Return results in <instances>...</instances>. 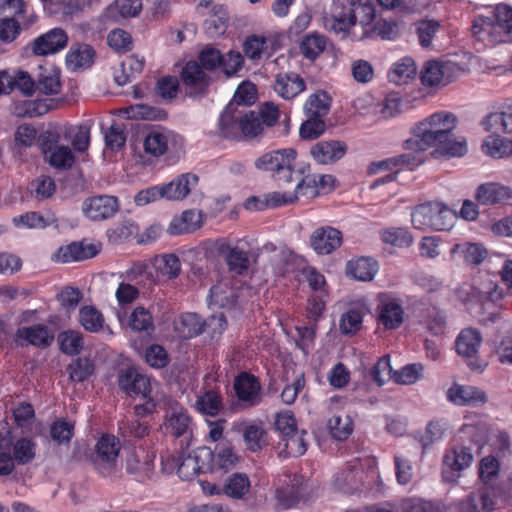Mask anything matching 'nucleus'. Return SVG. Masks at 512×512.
Returning <instances> with one entry per match:
<instances>
[{"mask_svg":"<svg viewBox=\"0 0 512 512\" xmlns=\"http://www.w3.org/2000/svg\"><path fill=\"white\" fill-rule=\"evenodd\" d=\"M458 124L455 114L448 111L435 112L411 127L412 138L403 143L406 150L423 152L452 136Z\"/></svg>","mask_w":512,"mask_h":512,"instance_id":"1","label":"nucleus"},{"mask_svg":"<svg viewBox=\"0 0 512 512\" xmlns=\"http://www.w3.org/2000/svg\"><path fill=\"white\" fill-rule=\"evenodd\" d=\"M374 5L368 0H332L326 27L335 34H347L359 23L369 26L375 19Z\"/></svg>","mask_w":512,"mask_h":512,"instance_id":"2","label":"nucleus"},{"mask_svg":"<svg viewBox=\"0 0 512 512\" xmlns=\"http://www.w3.org/2000/svg\"><path fill=\"white\" fill-rule=\"evenodd\" d=\"M511 32L512 8L506 4H498L491 15L478 16L472 26L473 36L485 45L504 42Z\"/></svg>","mask_w":512,"mask_h":512,"instance_id":"3","label":"nucleus"},{"mask_svg":"<svg viewBox=\"0 0 512 512\" xmlns=\"http://www.w3.org/2000/svg\"><path fill=\"white\" fill-rule=\"evenodd\" d=\"M296 152L293 149H281L267 152L255 160V167L272 173L280 185L293 182Z\"/></svg>","mask_w":512,"mask_h":512,"instance_id":"4","label":"nucleus"},{"mask_svg":"<svg viewBox=\"0 0 512 512\" xmlns=\"http://www.w3.org/2000/svg\"><path fill=\"white\" fill-rule=\"evenodd\" d=\"M454 217L452 211L440 202L420 204L411 213L412 224L416 229L448 230L453 226Z\"/></svg>","mask_w":512,"mask_h":512,"instance_id":"5","label":"nucleus"},{"mask_svg":"<svg viewBox=\"0 0 512 512\" xmlns=\"http://www.w3.org/2000/svg\"><path fill=\"white\" fill-rule=\"evenodd\" d=\"M121 443L113 435H103L95 445L92 464L96 472L103 478L113 477L121 468L119 453Z\"/></svg>","mask_w":512,"mask_h":512,"instance_id":"6","label":"nucleus"},{"mask_svg":"<svg viewBox=\"0 0 512 512\" xmlns=\"http://www.w3.org/2000/svg\"><path fill=\"white\" fill-rule=\"evenodd\" d=\"M40 147L46 162L57 170H68L74 162L75 156L68 146L56 145V138L51 132H46L39 137Z\"/></svg>","mask_w":512,"mask_h":512,"instance_id":"7","label":"nucleus"},{"mask_svg":"<svg viewBox=\"0 0 512 512\" xmlns=\"http://www.w3.org/2000/svg\"><path fill=\"white\" fill-rule=\"evenodd\" d=\"M210 456V449L202 447L188 454L183 452L177 457L168 455L167 460L172 461V468L177 467V473L181 479L190 480L204 471Z\"/></svg>","mask_w":512,"mask_h":512,"instance_id":"8","label":"nucleus"},{"mask_svg":"<svg viewBox=\"0 0 512 512\" xmlns=\"http://www.w3.org/2000/svg\"><path fill=\"white\" fill-rule=\"evenodd\" d=\"M183 148V138L169 130H152L144 139V150L153 157L177 153Z\"/></svg>","mask_w":512,"mask_h":512,"instance_id":"9","label":"nucleus"},{"mask_svg":"<svg viewBox=\"0 0 512 512\" xmlns=\"http://www.w3.org/2000/svg\"><path fill=\"white\" fill-rule=\"evenodd\" d=\"M461 71V68L455 62L431 60L426 62L421 70V81L423 85L429 87L446 85L457 77Z\"/></svg>","mask_w":512,"mask_h":512,"instance_id":"10","label":"nucleus"},{"mask_svg":"<svg viewBox=\"0 0 512 512\" xmlns=\"http://www.w3.org/2000/svg\"><path fill=\"white\" fill-rule=\"evenodd\" d=\"M378 320L390 330L397 329L404 321V309L402 301L388 293L378 295Z\"/></svg>","mask_w":512,"mask_h":512,"instance_id":"11","label":"nucleus"},{"mask_svg":"<svg viewBox=\"0 0 512 512\" xmlns=\"http://www.w3.org/2000/svg\"><path fill=\"white\" fill-rule=\"evenodd\" d=\"M163 429L175 438L185 436L191 431V418L177 402L169 401L164 416Z\"/></svg>","mask_w":512,"mask_h":512,"instance_id":"12","label":"nucleus"},{"mask_svg":"<svg viewBox=\"0 0 512 512\" xmlns=\"http://www.w3.org/2000/svg\"><path fill=\"white\" fill-rule=\"evenodd\" d=\"M119 387L129 396L148 398L151 392L150 379L135 368L122 369L118 375Z\"/></svg>","mask_w":512,"mask_h":512,"instance_id":"13","label":"nucleus"},{"mask_svg":"<svg viewBox=\"0 0 512 512\" xmlns=\"http://www.w3.org/2000/svg\"><path fill=\"white\" fill-rule=\"evenodd\" d=\"M118 200L114 196L100 195L86 199L83 202L84 214L93 221L105 220L112 217L118 210Z\"/></svg>","mask_w":512,"mask_h":512,"instance_id":"14","label":"nucleus"},{"mask_svg":"<svg viewBox=\"0 0 512 512\" xmlns=\"http://www.w3.org/2000/svg\"><path fill=\"white\" fill-rule=\"evenodd\" d=\"M342 244V233L331 226L315 229L310 236V245L320 255H328Z\"/></svg>","mask_w":512,"mask_h":512,"instance_id":"15","label":"nucleus"},{"mask_svg":"<svg viewBox=\"0 0 512 512\" xmlns=\"http://www.w3.org/2000/svg\"><path fill=\"white\" fill-rule=\"evenodd\" d=\"M68 36L61 28H53L38 36L31 44L32 51L37 56L55 54L67 45Z\"/></svg>","mask_w":512,"mask_h":512,"instance_id":"16","label":"nucleus"},{"mask_svg":"<svg viewBox=\"0 0 512 512\" xmlns=\"http://www.w3.org/2000/svg\"><path fill=\"white\" fill-rule=\"evenodd\" d=\"M238 400L244 407H253L261 402V385L259 380L248 373L240 374L234 382Z\"/></svg>","mask_w":512,"mask_h":512,"instance_id":"17","label":"nucleus"},{"mask_svg":"<svg viewBox=\"0 0 512 512\" xmlns=\"http://www.w3.org/2000/svg\"><path fill=\"white\" fill-rule=\"evenodd\" d=\"M347 145L339 140L319 141L310 149L312 158L322 165L332 164L344 157Z\"/></svg>","mask_w":512,"mask_h":512,"instance_id":"18","label":"nucleus"},{"mask_svg":"<svg viewBox=\"0 0 512 512\" xmlns=\"http://www.w3.org/2000/svg\"><path fill=\"white\" fill-rule=\"evenodd\" d=\"M447 399L455 405L476 407L487 402V395L475 386L454 384L447 391Z\"/></svg>","mask_w":512,"mask_h":512,"instance_id":"19","label":"nucleus"},{"mask_svg":"<svg viewBox=\"0 0 512 512\" xmlns=\"http://www.w3.org/2000/svg\"><path fill=\"white\" fill-rule=\"evenodd\" d=\"M98 249L93 244L73 242L66 246L59 247L51 256V260L56 263H70L82 261L94 257Z\"/></svg>","mask_w":512,"mask_h":512,"instance_id":"20","label":"nucleus"},{"mask_svg":"<svg viewBox=\"0 0 512 512\" xmlns=\"http://www.w3.org/2000/svg\"><path fill=\"white\" fill-rule=\"evenodd\" d=\"M241 122V110L228 104L224 111L221 113L218 124L219 136L231 139L240 140L243 138Z\"/></svg>","mask_w":512,"mask_h":512,"instance_id":"21","label":"nucleus"},{"mask_svg":"<svg viewBox=\"0 0 512 512\" xmlns=\"http://www.w3.org/2000/svg\"><path fill=\"white\" fill-rule=\"evenodd\" d=\"M197 183L198 176L196 174H181L171 182L161 184L163 198L170 201L183 200L196 187Z\"/></svg>","mask_w":512,"mask_h":512,"instance_id":"22","label":"nucleus"},{"mask_svg":"<svg viewBox=\"0 0 512 512\" xmlns=\"http://www.w3.org/2000/svg\"><path fill=\"white\" fill-rule=\"evenodd\" d=\"M494 498L492 488L481 487L461 502L460 512H491L494 509Z\"/></svg>","mask_w":512,"mask_h":512,"instance_id":"23","label":"nucleus"},{"mask_svg":"<svg viewBox=\"0 0 512 512\" xmlns=\"http://www.w3.org/2000/svg\"><path fill=\"white\" fill-rule=\"evenodd\" d=\"M486 131L512 133V101L502 104L497 111L489 113L482 121Z\"/></svg>","mask_w":512,"mask_h":512,"instance_id":"24","label":"nucleus"},{"mask_svg":"<svg viewBox=\"0 0 512 512\" xmlns=\"http://www.w3.org/2000/svg\"><path fill=\"white\" fill-rule=\"evenodd\" d=\"M476 199L482 205L512 204V191L498 183H485L478 187Z\"/></svg>","mask_w":512,"mask_h":512,"instance_id":"25","label":"nucleus"},{"mask_svg":"<svg viewBox=\"0 0 512 512\" xmlns=\"http://www.w3.org/2000/svg\"><path fill=\"white\" fill-rule=\"evenodd\" d=\"M203 217L200 210H186L171 220L167 231L171 235L192 233L202 226Z\"/></svg>","mask_w":512,"mask_h":512,"instance_id":"26","label":"nucleus"},{"mask_svg":"<svg viewBox=\"0 0 512 512\" xmlns=\"http://www.w3.org/2000/svg\"><path fill=\"white\" fill-rule=\"evenodd\" d=\"M306 88L304 79L297 73H283L277 75L273 89L283 99L290 100Z\"/></svg>","mask_w":512,"mask_h":512,"instance_id":"27","label":"nucleus"},{"mask_svg":"<svg viewBox=\"0 0 512 512\" xmlns=\"http://www.w3.org/2000/svg\"><path fill=\"white\" fill-rule=\"evenodd\" d=\"M469 295L471 300L484 305L488 302L496 303L502 299L503 290L489 278L478 279L470 287Z\"/></svg>","mask_w":512,"mask_h":512,"instance_id":"28","label":"nucleus"},{"mask_svg":"<svg viewBox=\"0 0 512 512\" xmlns=\"http://www.w3.org/2000/svg\"><path fill=\"white\" fill-rule=\"evenodd\" d=\"M16 338L23 339L33 346L46 348L53 342L54 334L46 325L36 324L18 328Z\"/></svg>","mask_w":512,"mask_h":512,"instance_id":"29","label":"nucleus"},{"mask_svg":"<svg viewBox=\"0 0 512 512\" xmlns=\"http://www.w3.org/2000/svg\"><path fill=\"white\" fill-rule=\"evenodd\" d=\"M297 200L294 194H287L278 191L264 194L262 197H251L246 201V208L250 210H263L265 208H277L283 205L292 204Z\"/></svg>","mask_w":512,"mask_h":512,"instance_id":"30","label":"nucleus"},{"mask_svg":"<svg viewBox=\"0 0 512 512\" xmlns=\"http://www.w3.org/2000/svg\"><path fill=\"white\" fill-rule=\"evenodd\" d=\"M208 460H211L212 469L227 471L236 466L239 457L234 452L231 443L226 441L215 446L214 452H211Z\"/></svg>","mask_w":512,"mask_h":512,"instance_id":"31","label":"nucleus"},{"mask_svg":"<svg viewBox=\"0 0 512 512\" xmlns=\"http://www.w3.org/2000/svg\"><path fill=\"white\" fill-rule=\"evenodd\" d=\"M378 272V263L372 258L360 257L346 265V274L358 281H371Z\"/></svg>","mask_w":512,"mask_h":512,"instance_id":"32","label":"nucleus"},{"mask_svg":"<svg viewBox=\"0 0 512 512\" xmlns=\"http://www.w3.org/2000/svg\"><path fill=\"white\" fill-rule=\"evenodd\" d=\"M306 431L298 430L282 437L278 442L279 454L285 457H299L307 450Z\"/></svg>","mask_w":512,"mask_h":512,"instance_id":"33","label":"nucleus"},{"mask_svg":"<svg viewBox=\"0 0 512 512\" xmlns=\"http://www.w3.org/2000/svg\"><path fill=\"white\" fill-rule=\"evenodd\" d=\"M143 8L142 0H123L121 3L110 4L102 13L103 21H116L117 14L122 18L136 17Z\"/></svg>","mask_w":512,"mask_h":512,"instance_id":"34","label":"nucleus"},{"mask_svg":"<svg viewBox=\"0 0 512 512\" xmlns=\"http://www.w3.org/2000/svg\"><path fill=\"white\" fill-rule=\"evenodd\" d=\"M219 252L226 259L229 270L236 274H243L248 270L250 261L246 251L230 244H222Z\"/></svg>","mask_w":512,"mask_h":512,"instance_id":"35","label":"nucleus"},{"mask_svg":"<svg viewBox=\"0 0 512 512\" xmlns=\"http://www.w3.org/2000/svg\"><path fill=\"white\" fill-rule=\"evenodd\" d=\"M194 407L202 415L215 417L223 410L224 404L221 394L210 389L197 396Z\"/></svg>","mask_w":512,"mask_h":512,"instance_id":"36","label":"nucleus"},{"mask_svg":"<svg viewBox=\"0 0 512 512\" xmlns=\"http://www.w3.org/2000/svg\"><path fill=\"white\" fill-rule=\"evenodd\" d=\"M481 342L482 337L477 329H463L456 339V351L463 357H474L478 353Z\"/></svg>","mask_w":512,"mask_h":512,"instance_id":"37","label":"nucleus"},{"mask_svg":"<svg viewBox=\"0 0 512 512\" xmlns=\"http://www.w3.org/2000/svg\"><path fill=\"white\" fill-rule=\"evenodd\" d=\"M483 152L495 159L512 156V140L494 133L485 138L482 144Z\"/></svg>","mask_w":512,"mask_h":512,"instance_id":"38","label":"nucleus"},{"mask_svg":"<svg viewBox=\"0 0 512 512\" xmlns=\"http://www.w3.org/2000/svg\"><path fill=\"white\" fill-rule=\"evenodd\" d=\"M250 489L249 477L245 473H234L226 479L223 485V494L232 499L244 500Z\"/></svg>","mask_w":512,"mask_h":512,"instance_id":"39","label":"nucleus"},{"mask_svg":"<svg viewBox=\"0 0 512 512\" xmlns=\"http://www.w3.org/2000/svg\"><path fill=\"white\" fill-rule=\"evenodd\" d=\"M332 98L323 90H318L311 94L305 104L304 113L307 117L324 118L330 111Z\"/></svg>","mask_w":512,"mask_h":512,"instance_id":"40","label":"nucleus"},{"mask_svg":"<svg viewBox=\"0 0 512 512\" xmlns=\"http://www.w3.org/2000/svg\"><path fill=\"white\" fill-rule=\"evenodd\" d=\"M144 67V58L138 55L126 57L120 64L119 71L114 74L115 82L119 86L129 83L132 78L141 73Z\"/></svg>","mask_w":512,"mask_h":512,"instance_id":"41","label":"nucleus"},{"mask_svg":"<svg viewBox=\"0 0 512 512\" xmlns=\"http://www.w3.org/2000/svg\"><path fill=\"white\" fill-rule=\"evenodd\" d=\"M204 325L197 314L184 313L174 322V329L180 337L189 339L201 334Z\"/></svg>","mask_w":512,"mask_h":512,"instance_id":"42","label":"nucleus"},{"mask_svg":"<svg viewBox=\"0 0 512 512\" xmlns=\"http://www.w3.org/2000/svg\"><path fill=\"white\" fill-rule=\"evenodd\" d=\"M153 266L159 279L176 278L181 271V263L175 254H162L154 259Z\"/></svg>","mask_w":512,"mask_h":512,"instance_id":"43","label":"nucleus"},{"mask_svg":"<svg viewBox=\"0 0 512 512\" xmlns=\"http://www.w3.org/2000/svg\"><path fill=\"white\" fill-rule=\"evenodd\" d=\"M306 166L299 167L294 174L293 181H298L294 190L297 198L301 196L315 197L319 194V184L316 174H308L304 176Z\"/></svg>","mask_w":512,"mask_h":512,"instance_id":"44","label":"nucleus"},{"mask_svg":"<svg viewBox=\"0 0 512 512\" xmlns=\"http://www.w3.org/2000/svg\"><path fill=\"white\" fill-rule=\"evenodd\" d=\"M433 148L432 156L436 159L444 157V158H453V157H462L467 151V142L465 139H453L452 136H448L446 141L443 143H438Z\"/></svg>","mask_w":512,"mask_h":512,"instance_id":"45","label":"nucleus"},{"mask_svg":"<svg viewBox=\"0 0 512 512\" xmlns=\"http://www.w3.org/2000/svg\"><path fill=\"white\" fill-rule=\"evenodd\" d=\"M473 454L468 447L454 446L444 456V464L453 471H461L471 465Z\"/></svg>","mask_w":512,"mask_h":512,"instance_id":"46","label":"nucleus"},{"mask_svg":"<svg viewBox=\"0 0 512 512\" xmlns=\"http://www.w3.org/2000/svg\"><path fill=\"white\" fill-rule=\"evenodd\" d=\"M185 85L203 89L209 83V76L204 68L196 61L186 63L181 74Z\"/></svg>","mask_w":512,"mask_h":512,"instance_id":"47","label":"nucleus"},{"mask_svg":"<svg viewBox=\"0 0 512 512\" xmlns=\"http://www.w3.org/2000/svg\"><path fill=\"white\" fill-rule=\"evenodd\" d=\"M327 39L319 33L307 34L300 42V53L308 60H315L326 48Z\"/></svg>","mask_w":512,"mask_h":512,"instance_id":"48","label":"nucleus"},{"mask_svg":"<svg viewBox=\"0 0 512 512\" xmlns=\"http://www.w3.org/2000/svg\"><path fill=\"white\" fill-rule=\"evenodd\" d=\"M416 65L412 58L405 57L396 62L389 71L390 82L397 85L406 84L410 79L416 76Z\"/></svg>","mask_w":512,"mask_h":512,"instance_id":"49","label":"nucleus"},{"mask_svg":"<svg viewBox=\"0 0 512 512\" xmlns=\"http://www.w3.org/2000/svg\"><path fill=\"white\" fill-rule=\"evenodd\" d=\"M12 221L13 224L18 228L23 227L28 229H43L56 223V218L52 214H49L45 217L38 212L32 211L14 217Z\"/></svg>","mask_w":512,"mask_h":512,"instance_id":"50","label":"nucleus"},{"mask_svg":"<svg viewBox=\"0 0 512 512\" xmlns=\"http://www.w3.org/2000/svg\"><path fill=\"white\" fill-rule=\"evenodd\" d=\"M95 50L88 44L78 45L76 48H72L67 56V65L72 69L89 67L94 60Z\"/></svg>","mask_w":512,"mask_h":512,"instance_id":"51","label":"nucleus"},{"mask_svg":"<svg viewBox=\"0 0 512 512\" xmlns=\"http://www.w3.org/2000/svg\"><path fill=\"white\" fill-rule=\"evenodd\" d=\"M58 342L61 351L70 356L78 355L84 346L82 334L75 330L61 332Z\"/></svg>","mask_w":512,"mask_h":512,"instance_id":"52","label":"nucleus"},{"mask_svg":"<svg viewBox=\"0 0 512 512\" xmlns=\"http://www.w3.org/2000/svg\"><path fill=\"white\" fill-rule=\"evenodd\" d=\"M332 437L336 440L347 439L353 431V422L349 415H333L327 423Z\"/></svg>","mask_w":512,"mask_h":512,"instance_id":"53","label":"nucleus"},{"mask_svg":"<svg viewBox=\"0 0 512 512\" xmlns=\"http://www.w3.org/2000/svg\"><path fill=\"white\" fill-rule=\"evenodd\" d=\"M241 110V122L243 138H255L263 132L264 125L255 111Z\"/></svg>","mask_w":512,"mask_h":512,"instance_id":"54","label":"nucleus"},{"mask_svg":"<svg viewBox=\"0 0 512 512\" xmlns=\"http://www.w3.org/2000/svg\"><path fill=\"white\" fill-rule=\"evenodd\" d=\"M79 321L86 331L96 333L102 329L104 317L95 307L83 306L79 311Z\"/></svg>","mask_w":512,"mask_h":512,"instance_id":"55","label":"nucleus"},{"mask_svg":"<svg viewBox=\"0 0 512 512\" xmlns=\"http://www.w3.org/2000/svg\"><path fill=\"white\" fill-rule=\"evenodd\" d=\"M14 460L20 465L33 461L36 455L35 443L29 438H20L13 445Z\"/></svg>","mask_w":512,"mask_h":512,"instance_id":"56","label":"nucleus"},{"mask_svg":"<svg viewBox=\"0 0 512 512\" xmlns=\"http://www.w3.org/2000/svg\"><path fill=\"white\" fill-rule=\"evenodd\" d=\"M424 367L421 364H408L393 372V380L397 384L412 385L423 378Z\"/></svg>","mask_w":512,"mask_h":512,"instance_id":"57","label":"nucleus"},{"mask_svg":"<svg viewBox=\"0 0 512 512\" xmlns=\"http://www.w3.org/2000/svg\"><path fill=\"white\" fill-rule=\"evenodd\" d=\"M265 430L259 425H248L243 429V440L248 450L257 452L265 446Z\"/></svg>","mask_w":512,"mask_h":512,"instance_id":"58","label":"nucleus"},{"mask_svg":"<svg viewBox=\"0 0 512 512\" xmlns=\"http://www.w3.org/2000/svg\"><path fill=\"white\" fill-rule=\"evenodd\" d=\"M74 433V425L66 419H57L50 426V437L58 445L69 443Z\"/></svg>","mask_w":512,"mask_h":512,"instance_id":"59","label":"nucleus"},{"mask_svg":"<svg viewBox=\"0 0 512 512\" xmlns=\"http://www.w3.org/2000/svg\"><path fill=\"white\" fill-rule=\"evenodd\" d=\"M51 105L46 99L25 100L16 109L19 116L38 117L49 112Z\"/></svg>","mask_w":512,"mask_h":512,"instance_id":"60","label":"nucleus"},{"mask_svg":"<svg viewBox=\"0 0 512 512\" xmlns=\"http://www.w3.org/2000/svg\"><path fill=\"white\" fill-rule=\"evenodd\" d=\"M381 238L385 243L408 247L413 243V236L405 228H388L382 231Z\"/></svg>","mask_w":512,"mask_h":512,"instance_id":"61","label":"nucleus"},{"mask_svg":"<svg viewBox=\"0 0 512 512\" xmlns=\"http://www.w3.org/2000/svg\"><path fill=\"white\" fill-rule=\"evenodd\" d=\"M126 469L128 473L135 475L139 481H144L150 476L153 463L150 460L141 462L135 454H131L126 460Z\"/></svg>","mask_w":512,"mask_h":512,"instance_id":"62","label":"nucleus"},{"mask_svg":"<svg viewBox=\"0 0 512 512\" xmlns=\"http://www.w3.org/2000/svg\"><path fill=\"white\" fill-rule=\"evenodd\" d=\"M362 320L363 316L360 311L357 309H349L341 316L339 322L341 333L346 335L355 334L361 328Z\"/></svg>","mask_w":512,"mask_h":512,"instance_id":"63","label":"nucleus"},{"mask_svg":"<svg viewBox=\"0 0 512 512\" xmlns=\"http://www.w3.org/2000/svg\"><path fill=\"white\" fill-rule=\"evenodd\" d=\"M244 53L251 60H259L267 54V39L262 36L253 35L244 42Z\"/></svg>","mask_w":512,"mask_h":512,"instance_id":"64","label":"nucleus"}]
</instances>
